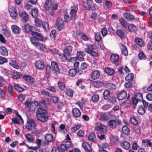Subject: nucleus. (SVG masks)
I'll return each instance as SVG.
<instances>
[{
  "label": "nucleus",
  "instance_id": "bb28decb",
  "mask_svg": "<svg viewBox=\"0 0 152 152\" xmlns=\"http://www.w3.org/2000/svg\"><path fill=\"white\" fill-rule=\"evenodd\" d=\"M135 41L136 44L139 46L142 47L144 46V43L142 39L136 37L135 39Z\"/></svg>",
  "mask_w": 152,
  "mask_h": 152
},
{
  "label": "nucleus",
  "instance_id": "9b49d317",
  "mask_svg": "<svg viewBox=\"0 0 152 152\" xmlns=\"http://www.w3.org/2000/svg\"><path fill=\"white\" fill-rule=\"evenodd\" d=\"M36 68L39 70L42 69L44 67V64L42 60L36 61L34 63Z\"/></svg>",
  "mask_w": 152,
  "mask_h": 152
},
{
  "label": "nucleus",
  "instance_id": "69168bd1",
  "mask_svg": "<svg viewBox=\"0 0 152 152\" xmlns=\"http://www.w3.org/2000/svg\"><path fill=\"white\" fill-rule=\"evenodd\" d=\"M56 34V30H52L50 34V36L52 39H54L55 38V37Z\"/></svg>",
  "mask_w": 152,
  "mask_h": 152
},
{
  "label": "nucleus",
  "instance_id": "0e129e2a",
  "mask_svg": "<svg viewBox=\"0 0 152 152\" xmlns=\"http://www.w3.org/2000/svg\"><path fill=\"white\" fill-rule=\"evenodd\" d=\"M99 97L98 94H95L92 97V100L94 102H96L99 99Z\"/></svg>",
  "mask_w": 152,
  "mask_h": 152
},
{
  "label": "nucleus",
  "instance_id": "aec40b11",
  "mask_svg": "<svg viewBox=\"0 0 152 152\" xmlns=\"http://www.w3.org/2000/svg\"><path fill=\"white\" fill-rule=\"evenodd\" d=\"M51 64L53 69L55 72L56 74L59 73L60 70L56 62L55 61H52Z\"/></svg>",
  "mask_w": 152,
  "mask_h": 152
},
{
  "label": "nucleus",
  "instance_id": "1a4fd4ad",
  "mask_svg": "<svg viewBox=\"0 0 152 152\" xmlns=\"http://www.w3.org/2000/svg\"><path fill=\"white\" fill-rule=\"evenodd\" d=\"M26 127L27 129L30 130H32V129L35 130L36 124L34 121L32 119L29 120L26 125Z\"/></svg>",
  "mask_w": 152,
  "mask_h": 152
},
{
  "label": "nucleus",
  "instance_id": "7ed1b4c3",
  "mask_svg": "<svg viewBox=\"0 0 152 152\" xmlns=\"http://www.w3.org/2000/svg\"><path fill=\"white\" fill-rule=\"evenodd\" d=\"M24 27L26 32L29 34H31L32 35H36L39 36L40 33L38 32L39 31V30L37 28L31 26L28 24H25Z\"/></svg>",
  "mask_w": 152,
  "mask_h": 152
},
{
  "label": "nucleus",
  "instance_id": "4d7b16f0",
  "mask_svg": "<svg viewBox=\"0 0 152 152\" xmlns=\"http://www.w3.org/2000/svg\"><path fill=\"white\" fill-rule=\"evenodd\" d=\"M106 87L110 89H115L116 88V86L114 84L109 83L106 84Z\"/></svg>",
  "mask_w": 152,
  "mask_h": 152
},
{
  "label": "nucleus",
  "instance_id": "09e8293b",
  "mask_svg": "<svg viewBox=\"0 0 152 152\" xmlns=\"http://www.w3.org/2000/svg\"><path fill=\"white\" fill-rule=\"evenodd\" d=\"M25 137L29 142H32L34 140L33 137L30 134L27 133L25 135Z\"/></svg>",
  "mask_w": 152,
  "mask_h": 152
},
{
  "label": "nucleus",
  "instance_id": "6e6d98bb",
  "mask_svg": "<svg viewBox=\"0 0 152 152\" xmlns=\"http://www.w3.org/2000/svg\"><path fill=\"white\" fill-rule=\"evenodd\" d=\"M110 140L113 143H115L118 141V136H111L110 137Z\"/></svg>",
  "mask_w": 152,
  "mask_h": 152
},
{
  "label": "nucleus",
  "instance_id": "6e6552de",
  "mask_svg": "<svg viewBox=\"0 0 152 152\" xmlns=\"http://www.w3.org/2000/svg\"><path fill=\"white\" fill-rule=\"evenodd\" d=\"M78 10L77 6L76 5H73L71 7L70 14L73 20H75L77 18L76 12Z\"/></svg>",
  "mask_w": 152,
  "mask_h": 152
},
{
  "label": "nucleus",
  "instance_id": "052dcab7",
  "mask_svg": "<svg viewBox=\"0 0 152 152\" xmlns=\"http://www.w3.org/2000/svg\"><path fill=\"white\" fill-rule=\"evenodd\" d=\"M15 89L18 92H22L23 91V89L18 84L14 85Z\"/></svg>",
  "mask_w": 152,
  "mask_h": 152
},
{
  "label": "nucleus",
  "instance_id": "a18cd8bd",
  "mask_svg": "<svg viewBox=\"0 0 152 152\" xmlns=\"http://www.w3.org/2000/svg\"><path fill=\"white\" fill-rule=\"evenodd\" d=\"M134 75L131 73L128 74L125 77V79L126 81H130L132 80L133 79Z\"/></svg>",
  "mask_w": 152,
  "mask_h": 152
},
{
  "label": "nucleus",
  "instance_id": "ddd939ff",
  "mask_svg": "<svg viewBox=\"0 0 152 152\" xmlns=\"http://www.w3.org/2000/svg\"><path fill=\"white\" fill-rule=\"evenodd\" d=\"M127 97V99L129 98V95L128 94L127 95V93L124 91L120 92L118 95V99L119 100H121Z\"/></svg>",
  "mask_w": 152,
  "mask_h": 152
},
{
  "label": "nucleus",
  "instance_id": "ea45409f",
  "mask_svg": "<svg viewBox=\"0 0 152 152\" xmlns=\"http://www.w3.org/2000/svg\"><path fill=\"white\" fill-rule=\"evenodd\" d=\"M105 71L109 75H111L115 73V71L113 69L109 67L106 68L105 69Z\"/></svg>",
  "mask_w": 152,
  "mask_h": 152
},
{
  "label": "nucleus",
  "instance_id": "603ef678",
  "mask_svg": "<svg viewBox=\"0 0 152 152\" xmlns=\"http://www.w3.org/2000/svg\"><path fill=\"white\" fill-rule=\"evenodd\" d=\"M96 137L95 134L93 132L91 133L88 136V139L91 141H94L95 140Z\"/></svg>",
  "mask_w": 152,
  "mask_h": 152
},
{
  "label": "nucleus",
  "instance_id": "338daca9",
  "mask_svg": "<svg viewBox=\"0 0 152 152\" xmlns=\"http://www.w3.org/2000/svg\"><path fill=\"white\" fill-rule=\"evenodd\" d=\"M1 72L3 75L6 76L8 75L10 73V71L5 69H2Z\"/></svg>",
  "mask_w": 152,
  "mask_h": 152
},
{
  "label": "nucleus",
  "instance_id": "cd10ccee",
  "mask_svg": "<svg viewBox=\"0 0 152 152\" xmlns=\"http://www.w3.org/2000/svg\"><path fill=\"white\" fill-rule=\"evenodd\" d=\"M73 114L75 118L79 117L81 115V112L77 108H75L72 110Z\"/></svg>",
  "mask_w": 152,
  "mask_h": 152
},
{
  "label": "nucleus",
  "instance_id": "9d476101",
  "mask_svg": "<svg viewBox=\"0 0 152 152\" xmlns=\"http://www.w3.org/2000/svg\"><path fill=\"white\" fill-rule=\"evenodd\" d=\"M9 11L11 18L13 19H15L18 15L17 12L15 8L14 7H10L9 8Z\"/></svg>",
  "mask_w": 152,
  "mask_h": 152
},
{
  "label": "nucleus",
  "instance_id": "39448f33",
  "mask_svg": "<svg viewBox=\"0 0 152 152\" xmlns=\"http://www.w3.org/2000/svg\"><path fill=\"white\" fill-rule=\"evenodd\" d=\"M40 34L39 36L36 35H32L33 37L30 38V40L31 43L35 46H36L39 43L38 42L39 40L43 41L44 39V38L40 33Z\"/></svg>",
  "mask_w": 152,
  "mask_h": 152
},
{
  "label": "nucleus",
  "instance_id": "6ab92c4d",
  "mask_svg": "<svg viewBox=\"0 0 152 152\" xmlns=\"http://www.w3.org/2000/svg\"><path fill=\"white\" fill-rule=\"evenodd\" d=\"M72 50V47L71 45L67 46L63 50L64 53L67 56H70Z\"/></svg>",
  "mask_w": 152,
  "mask_h": 152
},
{
  "label": "nucleus",
  "instance_id": "2eb2a0df",
  "mask_svg": "<svg viewBox=\"0 0 152 152\" xmlns=\"http://www.w3.org/2000/svg\"><path fill=\"white\" fill-rule=\"evenodd\" d=\"M94 129L96 130L103 133H105L107 131L106 126L102 124H100L99 126H98L95 127Z\"/></svg>",
  "mask_w": 152,
  "mask_h": 152
},
{
  "label": "nucleus",
  "instance_id": "4c0bfd02",
  "mask_svg": "<svg viewBox=\"0 0 152 152\" xmlns=\"http://www.w3.org/2000/svg\"><path fill=\"white\" fill-rule=\"evenodd\" d=\"M122 132L126 135H127L130 132V130L127 126L125 125L123 126L122 129Z\"/></svg>",
  "mask_w": 152,
  "mask_h": 152
},
{
  "label": "nucleus",
  "instance_id": "5701e85b",
  "mask_svg": "<svg viewBox=\"0 0 152 152\" xmlns=\"http://www.w3.org/2000/svg\"><path fill=\"white\" fill-rule=\"evenodd\" d=\"M11 28L13 32L15 34H18L20 32V28L16 25H12L11 26Z\"/></svg>",
  "mask_w": 152,
  "mask_h": 152
},
{
  "label": "nucleus",
  "instance_id": "4be33fe9",
  "mask_svg": "<svg viewBox=\"0 0 152 152\" xmlns=\"http://www.w3.org/2000/svg\"><path fill=\"white\" fill-rule=\"evenodd\" d=\"M83 148L86 152H91V148L90 145L87 142H83L82 144Z\"/></svg>",
  "mask_w": 152,
  "mask_h": 152
},
{
  "label": "nucleus",
  "instance_id": "a878e982",
  "mask_svg": "<svg viewBox=\"0 0 152 152\" xmlns=\"http://www.w3.org/2000/svg\"><path fill=\"white\" fill-rule=\"evenodd\" d=\"M120 145L123 148L126 150L129 149L130 146V143L126 141L121 142Z\"/></svg>",
  "mask_w": 152,
  "mask_h": 152
},
{
  "label": "nucleus",
  "instance_id": "7c9ffc66",
  "mask_svg": "<svg viewBox=\"0 0 152 152\" xmlns=\"http://www.w3.org/2000/svg\"><path fill=\"white\" fill-rule=\"evenodd\" d=\"M94 86L96 88H99L104 85V83L102 81H96L93 83Z\"/></svg>",
  "mask_w": 152,
  "mask_h": 152
},
{
  "label": "nucleus",
  "instance_id": "c9c22d12",
  "mask_svg": "<svg viewBox=\"0 0 152 152\" xmlns=\"http://www.w3.org/2000/svg\"><path fill=\"white\" fill-rule=\"evenodd\" d=\"M137 111L139 114L142 115L145 114V110L142 106L140 105L138 107Z\"/></svg>",
  "mask_w": 152,
  "mask_h": 152
},
{
  "label": "nucleus",
  "instance_id": "de8ad7c7",
  "mask_svg": "<svg viewBox=\"0 0 152 152\" xmlns=\"http://www.w3.org/2000/svg\"><path fill=\"white\" fill-rule=\"evenodd\" d=\"M59 58L61 61H64L67 60L66 55L65 54L60 53L58 54Z\"/></svg>",
  "mask_w": 152,
  "mask_h": 152
},
{
  "label": "nucleus",
  "instance_id": "423d86ee",
  "mask_svg": "<svg viewBox=\"0 0 152 152\" xmlns=\"http://www.w3.org/2000/svg\"><path fill=\"white\" fill-rule=\"evenodd\" d=\"M121 123V121L119 119H111L107 122V124L112 129H115L118 124H120Z\"/></svg>",
  "mask_w": 152,
  "mask_h": 152
},
{
  "label": "nucleus",
  "instance_id": "8fccbe9b",
  "mask_svg": "<svg viewBox=\"0 0 152 152\" xmlns=\"http://www.w3.org/2000/svg\"><path fill=\"white\" fill-rule=\"evenodd\" d=\"M110 91L108 90H105L104 92V97L105 99H107L110 97Z\"/></svg>",
  "mask_w": 152,
  "mask_h": 152
},
{
  "label": "nucleus",
  "instance_id": "864d4df0",
  "mask_svg": "<svg viewBox=\"0 0 152 152\" xmlns=\"http://www.w3.org/2000/svg\"><path fill=\"white\" fill-rule=\"evenodd\" d=\"M130 122L132 124L134 125H137L138 124L137 121L134 117H131L130 118Z\"/></svg>",
  "mask_w": 152,
  "mask_h": 152
},
{
  "label": "nucleus",
  "instance_id": "0eeeda50",
  "mask_svg": "<svg viewBox=\"0 0 152 152\" xmlns=\"http://www.w3.org/2000/svg\"><path fill=\"white\" fill-rule=\"evenodd\" d=\"M87 48H85V51L91 55L94 56H97L98 54L96 52H94L92 49H94V46L90 44L87 45Z\"/></svg>",
  "mask_w": 152,
  "mask_h": 152
},
{
  "label": "nucleus",
  "instance_id": "20e7f679",
  "mask_svg": "<svg viewBox=\"0 0 152 152\" xmlns=\"http://www.w3.org/2000/svg\"><path fill=\"white\" fill-rule=\"evenodd\" d=\"M24 104L26 107H29L28 111H34L37 107L38 103L36 101L31 102L30 100L28 99L25 102Z\"/></svg>",
  "mask_w": 152,
  "mask_h": 152
},
{
  "label": "nucleus",
  "instance_id": "5fc2aeb1",
  "mask_svg": "<svg viewBox=\"0 0 152 152\" xmlns=\"http://www.w3.org/2000/svg\"><path fill=\"white\" fill-rule=\"evenodd\" d=\"M42 22L41 20L39 18H36L35 20V23L36 26L38 27L41 26L42 24Z\"/></svg>",
  "mask_w": 152,
  "mask_h": 152
},
{
  "label": "nucleus",
  "instance_id": "79ce46f5",
  "mask_svg": "<svg viewBox=\"0 0 152 152\" xmlns=\"http://www.w3.org/2000/svg\"><path fill=\"white\" fill-rule=\"evenodd\" d=\"M128 28L129 31L131 32H135L137 30V27L133 24H130L128 26Z\"/></svg>",
  "mask_w": 152,
  "mask_h": 152
},
{
  "label": "nucleus",
  "instance_id": "f03ea898",
  "mask_svg": "<svg viewBox=\"0 0 152 152\" xmlns=\"http://www.w3.org/2000/svg\"><path fill=\"white\" fill-rule=\"evenodd\" d=\"M37 119L42 122L46 121L48 117L46 110L42 108L38 109L37 112Z\"/></svg>",
  "mask_w": 152,
  "mask_h": 152
},
{
  "label": "nucleus",
  "instance_id": "49530a36",
  "mask_svg": "<svg viewBox=\"0 0 152 152\" xmlns=\"http://www.w3.org/2000/svg\"><path fill=\"white\" fill-rule=\"evenodd\" d=\"M38 10L36 8L33 9L31 12V14L34 18L37 17L38 16Z\"/></svg>",
  "mask_w": 152,
  "mask_h": 152
},
{
  "label": "nucleus",
  "instance_id": "c03bdc74",
  "mask_svg": "<svg viewBox=\"0 0 152 152\" xmlns=\"http://www.w3.org/2000/svg\"><path fill=\"white\" fill-rule=\"evenodd\" d=\"M104 7L107 8H109L111 7L112 6V3L110 1L107 0H104Z\"/></svg>",
  "mask_w": 152,
  "mask_h": 152
},
{
  "label": "nucleus",
  "instance_id": "f257e3e1",
  "mask_svg": "<svg viewBox=\"0 0 152 152\" xmlns=\"http://www.w3.org/2000/svg\"><path fill=\"white\" fill-rule=\"evenodd\" d=\"M58 6L57 2L51 0H46L44 4L45 10L52 15H54V11L57 9Z\"/></svg>",
  "mask_w": 152,
  "mask_h": 152
},
{
  "label": "nucleus",
  "instance_id": "37998d69",
  "mask_svg": "<svg viewBox=\"0 0 152 152\" xmlns=\"http://www.w3.org/2000/svg\"><path fill=\"white\" fill-rule=\"evenodd\" d=\"M1 32L5 36L7 37H10V31L8 29L6 28L2 29L1 30Z\"/></svg>",
  "mask_w": 152,
  "mask_h": 152
},
{
  "label": "nucleus",
  "instance_id": "f8f14e48",
  "mask_svg": "<svg viewBox=\"0 0 152 152\" xmlns=\"http://www.w3.org/2000/svg\"><path fill=\"white\" fill-rule=\"evenodd\" d=\"M123 16L126 20L129 21H132L134 20H138L139 18H135L134 16L129 13L126 12L123 13Z\"/></svg>",
  "mask_w": 152,
  "mask_h": 152
},
{
  "label": "nucleus",
  "instance_id": "dca6fc26",
  "mask_svg": "<svg viewBox=\"0 0 152 152\" xmlns=\"http://www.w3.org/2000/svg\"><path fill=\"white\" fill-rule=\"evenodd\" d=\"M86 55V53L84 51H78L77 53V59L80 61L84 60V57Z\"/></svg>",
  "mask_w": 152,
  "mask_h": 152
},
{
  "label": "nucleus",
  "instance_id": "b1692460",
  "mask_svg": "<svg viewBox=\"0 0 152 152\" xmlns=\"http://www.w3.org/2000/svg\"><path fill=\"white\" fill-rule=\"evenodd\" d=\"M0 54L4 56L8 55V51L7 49L4 46H1L0 47Z\"/></svg>",
  "mask_w": 152,
  "mask_h": 152
},
{
  "label": "nucleus",
  "instance_id": "2f4dec72",
  "mask_svg": "<svg viewBox=\"0 0 152 152\" xmlns=\"http://www.w3.org/2000/svg\"><path fill=\"white\" fill-rule=\"evenodd\" d=\"M9 64L10 66L16 69L19 68V67L16 61L15 60H11L9 61Z\"/></svg>",
  "mask_w": 152,
  "mask_h": 152
},
{
  "label": "nucleus",
  "instance_id": "f704fd0d",
  "mask_svg": "<svg viewBox=\"0 0 152 152\" xmlns=\"http://www.w3.org/2000/svg\"><path fill=\"white\" fill-rule=\"evenodd\" d=\"M22 74L21 73L17 72L16 71H14L12 73V75L14 79H17L19 78L21 76Z\"/></svg>",
  "mask_w": 152,
  "mask_h": 152
},
{
  "label": "nucleus",
  "instance_id": "f3484780",
  "mask_svg": "<svg viewBox=\"0 0 152 152\" xmlns=\"http://www.w3.org/2000/svg\"><path fill=\"white\" fill-rule=\"evenodd\" d=\"M56 22L58 29L60 31L64 27L63 20L61 18H57Z\"/></svg>",
  "mask_w": 152,
  "mask_h": 152
},
{
  "label": "nucleus",
  "instance_id": "a19ab883",
  "mask_svg": "<svg viewBox=\"0 0 152 152\" xmlns=\"http://www.w3.org/2000/svg\"><path fill=\"white\" fill-rule=\"evenodd\" d=\"M119 22L122 26L126 28L128 27V24L127 22L123 18H121L119 19Z\"/></svg>",
  "mask_w": 152,
  "mask_h": 152
},
{
  "label": "nucleus",
  "instance_id": "e433bc0d",
  "mask_svg": "<svg viewBox=\"0 0 152 152\" xmlns=\"http://www.w3.org/2000/svg\"><path fill=\"white\" fill-rule=\"evenodd\" d=\"M20 119L23 120L21 116L20 115H18V117H15V118H13L12 120L13 123L16 124H20L19 121Z\"/></svg>",
  "mask_w": 152,
  "mask_h": 152
},
{
  "label": "nucleus",
  "instance_id": "a211bd4d",
  "mask_svg": "<svg viewBox=\"0 0 152 152\" xmlns=\"http://www.w3.org/2000/svg\"><path fill=\"white\" fill-rule=\"evenodd\" d=\"M118 45L121 49L122 54L125 56H127L128 54V53L127 48L126 46L121 43H119Z\"/></svg>",
  "mask_w": 152,
  "mask_h": 152
},
{
  "label": "nucleus",
  "instance_id": "393cba45",
  "mask_svg": "<svg viewBox=\"0 0 152 152\" xmlns=\"http://www.w3.org/2000/svg\"><path fill=\"white\" fill-rule=\"evenodd\" d=\"M142 144L143 146L147 147H152V143L150 140L148 139L142 140Z\"/></svg>",
  "mask_w": 152,
  "mask_h": 152
},
{
  "label": "nucleus",
  "instance_id": "c85d7f7f",
  "mask_svg": "<svg viewBox=\"0 0 152 152\" xmlns=\"http://www.w3.org/2000/svg\"><path fill=\"white\" fill-rule=\"evenodd\" d=\"M116 33L117 35L121 39H123L125 38V36L124 32L121 30L118 29L117 30Z\"/></svg>",
  "mask_w": 152,
  "mask_h": 152
},
{
  "label": "nucleus",
  "instance_id": "72a5a7b5",
  "mask_svg": "<svg viewBox=\"0 0 152 152\" xmlns=\"http://www.w3.org/2000/svg\"><path fill=\"white\" fill-rule=\"evenodd\" d=\"M109 118L108 115L105 113L102 114L100 116V120L103 121H107Z\"/></svg>",
  "mask_w": 152,
  "mask_h": 152
},
{
  "label": "nucleus",
  "instance_id": "412c9836",
  "mask_svg": "<svg viewBox=\"0 0 152 152\" xmlns=\"http://www.w3.org/2000/svg\"><path fill=\"white\" fill-rule=\"evenodd\" d=\"M100 72L96 70L94 71L91 75V77L93 80H96L98 79L100 76Z\"/></svg>",
  "mask_w": 152,
  "mask_h": 152
},
{
  "label": "nucleus",
  "instance_id": "c756f323",
  "mask_svg": "<svg viewBox=\"0 0 152 152\" xmlns=\"http://www.w3.org/2000/svg\"><path fill=\"white\" fill-rule=\"evenodd\" d=\"M119 56L117 54H113L111 56L110 60L113 63H115L119 60Z\"/></svg>",
  "mask_w": 152,
  "mask_h": 152
},
{
  "label": "nucleus",
  "instance_id": "3c124183",
  "mask_svg": "<svg viewBox=\"0 0 152 152\" xmlns=\"http://www.w3.org/2000/svg\"><path fill=\"white\" fill-rule=\"evenodd\" d=\"M77 73V71L76 69H70L69 72V75L71 77H74Z\"/></svg>",
  "mask_w": 152,
  "mask_h": 152
},
{
  "label": "nucleus",
  "instance_id": "680f3d73",
  "mask_svg": "<svg viewBox=\"0 0 152 152\" xmlns=\"http://www.w3.org/2000/svg\"><path fill=\"white\" fill-rule=\"evenodd\" d=\"M80 124L77 125L73 127L71 129V131L73 133H75L77 130L80 129Z\"/></svg>",
  "mask_w": 152,
  "mask_h": 152
},
{
  "label": "nucleus",
  "instance_id": "4468645a",
  "mask_svg": "<svg viewBox=\"0 0 152 152\" xmlns=\"http://www.w3.org/2000/svg\"><path fill=\"white\" fill-rule=\"evenodd\" d=\"M20 16L25 21H28L29 20L28 15L24 11H20L19 12Z\"/></svg>",
  "mask_w": 152,
  "mask_h": 152
},
{
  "label": "nucleus",
  "instance_id": "58836bf2",
  "mask_svg": "<svg viewBox=\"0 0 152 152\" xmlns=\"http://www.w3.org/2000/svg\"><path fill=\"white\" fill-rule=\"evenodd\" d=\"M53 136L52 134H47L45 137V140L48 142L52 141L53 139Z\"/></svg>",
  "mask_w": 152,
  "mask_h": 152
},
{
  "label": "nucleus",
  "instance_id": "e2e57ef3",
  "mask_svg": "<svg viewBox=\"0 0 152 152\" xmlns=\"http://www.w3.org/2000/svg\"><path fill=\"white\" fill-rule=\"evenodd\" d=\"M36 47L39 49L43 51H45L46 50V48L45 47L40 43H39Z\"/></svg>",
  "mask_w": 152,
  "mask_h": 152
},
{
  "label": "nucleus",
  "instance_id": "774afa93",
  "mask_svg": "<svg viewBox=\"0 0 152 152\" xmlns=\"http://www.w3.org/2000/svg\"><path fill=\"white\" fill-rule=\"evenodd\" d=\"M42 26L44 29L47 31L49 29V24L46 22H44L42 23Z\"/></svg>",
  "mask_w": 152,
  "mask_h": 152
},
{
  "label": "nucleus",
  "instance_id": "13d9d810",
  "mask_svg": "<svg viewBox=\"0 0 152 152\" xmlns=\"http://www.w3.org/2000/svg\"><path fill=\"white\" fill-rule=\"evenodd\" d=\"M65 21L66 22H69L71 20L73 19L71 16H69L67 14H65L64 15Z\"/></svg>",
  "mask_w": 152,
  "mask_h": 152
},
{
  "label": "nucleus",
  "instance_id": "473e14b6",
  "mask_svg": "<svg viewBox=\"0 0 152 152\" xmlns=\"http://www.w3.org/2000/svg\"><path fill=\"white\" fill-rule=\"evenodd\" d=\"M23 78L27 82L32 83L34 82V79L32 77L29 75H25L23 77Z\"/></svg>",
  "mask_w": 152,
  "mask_h": 152
},
{
  "label": "nucleus",
  "instance_id": "bf43d9fd",
  "mask_svg": "<svg viewBox=\"0 0 152 152\" xmlns=\"http://www.w3.org/2000/svg\"><path fill=\"white\" fill-rule=\"evenodd\" d=\"M95 40L98 42L100 41L102 39V37L99 33H96L95 34Z\"/></svg>",
  "mask_w": 152,
  "mask_h": 152
}]
</instances>
